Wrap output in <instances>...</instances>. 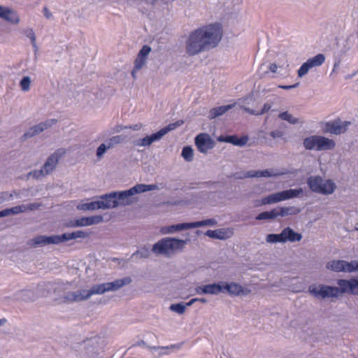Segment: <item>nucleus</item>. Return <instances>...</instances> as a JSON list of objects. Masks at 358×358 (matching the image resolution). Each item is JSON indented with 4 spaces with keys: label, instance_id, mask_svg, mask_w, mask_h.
Instances as JSON below:
<instances>
[{
    "label": "nucleus",
    "instance_id": "9d476101",
    "mask_svg": "<svg viewBox=\"0 0 358 358\" xmlns=\"http://www.w3.org/2000/svg\"><path fill=\"white\" fill-rule=\"evenodd\" d=\"M62 243L60 235H38L29 239L27 245L32 248H42L49 245H57Z\"/></svg>",
    "mask_w": 358,
    "mask_h": 358
},
{
    "label": "nucleus",
    "instance_id": "680f3d73",
    "mask_svg": "<svg viewBox=\"0 0 358 358\" xmlns=\"http://www.w3.org/2000/svg\"><path fill=\"white\" fill-rule=\"evenodd\" d=\"M70 293H71V299H72L73 303H74V302H81L80 298V295H79V292H78V289L76 290V291L70 292Z\"/></svg>",
    "mask_w": 358,
    "mask_h": 358
},
{
    "label": "nucleus",
    "instance_id": "7c9ffc66",
    "mask_svg": "<svg viewBox=\"0 0 358 358\" xmlns=\"http://www.w3.org/2000/svg\"><path fill=\"white\" fill-rule=\"evenodd\" d=\"M1 17L13 24H17L20 22V17L17 13L13 10L6 7Z\"/></svg>",
    "mask_w": 358,
    "mask_h": 358
},
{
    "label": "nucleus",
    "instance_id": "bf43d9fd",
    "mask_svg": "<svg viewBox=\"0 0 358 358\" xmlns=\"http://www.w3.org/2000/svg\"><path fill=\"white\" fill-rule=\"evenodd\" d=\"M61 303H73L70 292H66L64 295L60 297Z\"/></svg>",
    "mask_w": 358,
    "mask_h": 358
},
{
    "label": "nucleus",
    "instance_id": "13d9d810",
    "mask_svg": "<svg viewBox=\"0 0 358 358\" xmlns=\"http://www.w3.org/2000/svg\"><path fill=\"white\" fill-rule=\"evenodd\" d=\"M29 189H13L10 192H8V200L13 198V196L20 197V195L22 192H28Z\"/></svg>",
    "mask_w": 358,
    "mask_h": 358
},
{
    "label": "nucleus",
    "instance_id": "2f4dec72",
    "mask_svg": "<svg viewBox=\"0 0 358 358\" xmlns=\"http://www.w3.org/2000/svg\"><path fill=\"white\" fill-rule=\"evenodd\" d=\"M276 210L278 217H286L287 215H296L300 212V209L294 206L278 207Z\"/></svg>",
    "mask_w": 358,
    "mask_h": 358
},
{
    "label": "nucleus",
    "instance_id": "393cba45",
    "mask_svg": "<svg viewBox=\"0 0 358 358\" xmlns=\"http://www.w3.org/2000/svg\"><path fill=\"white\" fill-rule=\"evenodd\" d=\"M160 139L157 132H156L150 136H146L143 138H138L134 141V145L136 147H147L150 146L153 142Z\"/></svg>",
    "mask_w": 358,
    "mask_h": 358
},
{
    "label": "nucleus",
    "instance_id": "f3484780",
    "mask_svg": "<svg viewBox=\"0 0 358 358\" xmlns=\"http://www.w3.org/2000/svg\"><path fill=\"white\" fill-rule=\"evenodd\" d=\"M15 300L23 302H33L38 298V295L34 289H23L17 290L13 294Z\"/></svg>",
    "mask_w": 358,
    "mask_h": 358
},
{
    "label": "nucleus",
    "instance_id": "c9c22d12",
    "mask_svg": "<svg viewBox=\"0 0 358 358\" xmlns=\"http://www.w3.org/2000/svg\"><path fill=\"white\" fill-rule=\"evenodd\" d=\"M183 124V121L178 120L176 122L171 123L166 127L161 129L159 131H157L158 136L160 138H162L164 136H165L169 131L176 129L177 127H180Z\"/></svg>",
    "mask_w": 358,
    "mask_h": 358
},
{
    "label": "nucleus",
    "instance_id": "aec40b11",
    "mask_svg": "<svg viewBox=\"0 0 358 358\" xmlns=\"http://www.w3.org/2000/svg\"><path fill=\"white\" fill-rule=\"evenodd\" d=\"M280 101V98L275 95H272L269 97L266 103H264L262 108L258 111H250L252 115L260 116L264 113H268L269 110L277 111L278 108H273L272 107L278 103Z\"/></svg>",
    "mask_w": 358,
    "mask_h": 358
},
{
    "label": "nucleus",
    "instance_id": "5fc2aeb1",
    "mask_svg": "<svg viewBox=\"0 0 358 358\" xmlns=\"http://www.w3.org/2000/svg\"><path fill=\"white\" fill-rule=\"evenodd\" d=\"M108 149L109 148L107 147L106 143H101L96 149V157L98 159H101Z\"/></svg>",
    "mask_w": 358,
    "mask_h": 358
},
{
    "label": "nucleus",
    "instance_id": "8fccbe9b",
    "mask_svg": "<svg viewBox=\"0 0 358 358\" xmlns=\"http://www.w3.org/2000/svg\"><path fill=\"white\" fill-rule=\"evenodd\" d=\"M7 210H8V215H17V214L23 213L25 212V208H24V204L15 206L14 207L10 208H7Z\"/></svg>",
    "mask_w": 358,
    "mask_h": 358
},
{
    "label": "nucleus",
    "instance_id": "de8ad7c7",
    "mask_svg": "<svg viewBox=\"0 0 358 358\" xmlns=\"http://www.w3.org/2000/svg\"><path fill=\"white\" fill-rule=\"evenodd\" d=\"M358 271V261H351L350 262L345 261V272L352 273Z\"/></svg>",
    "mask_w": 358,
    "mask_h": 358
},
{
    "label": "nucleus",
    "instance_id": "f8f14e48",
    "mask_svg": "<svg viewBox=\"0 0 358 358\" xmlns=\"http://www.w3.org/2000/svg\"><path fill=\"white\" fill-rule=\"evenodd\" d=\"M194 141L199 151L203 154H206L209 150H212L215 145V142L206 133H201L197 135L195 137Z\"/></svg>",
    "mask_w": 358,
    "mask_h": 358
},
{
    "label": "nucleus",
    "instance_id": "ea45409f",
    "mask_svg": "<svg viewBox=\"0 0 358 358\" xmlns=\"http://www.w3.org/2000/svg\"><path fill=\"white\" fill-rule=\"evenodd\" d=\"M46 176L48 175L44 172V170L41 167V169H36L29 172L27 174V178L29 179V178H32L36 180H41Z\"/></svg>",
    "mask_w": 358,
    "mask_h": 358
},
{
    "label": "nucleus",
    "instance_id": "3c124183",
    "mask_svg": "<svg viewBox=\"0 0 358 358\" xmlns=\"http://www.w3.org/2000/svg\"><path fill=\"white\" fill-rule=\"evenodd\" d=\"M57 123V120L48 119V120H45L44 122H40L39 124H40L43 131H44L45 130L52 127Z\"/></svg>",
    "mask_w": 358,
    "mask_h": 358
},
{
    "label": "nucleus",
    "instance_id": "09e8293b",
    "mask_svg": "<svg viewBox=\"0 0 358 358\" xmlns=\"http://www.w3.org/2000/svg\"><path fill=\"white\" fill-rule=\"evenodd\" d=\"M349 294L354 295L358 294V278L350 280Z\"/></svg>",
    "mask_w": 358,
    "mask_h": 358
},
{
    "label": "nucleus",
    "instance_id": "e2e57ef3",
    "mask_svg": "<svg viewBox=\"0 0 358 358\" xmlns=\"http://www.w3.org/2000/svg\"><path fill=\"white\" fill-rule=\"evenodd\" d=\"M8 200V192H0V204Z\"/></svg>",
    "mask_w": 358,
    "mask_h": 358
},
{
    "label": "nucleus",
    "instance_id": "72a5a7b5",
    "mask_svg": "<svg viewBox=\"0 0 358 358\" xmlns=\"http://www.w3.org/2000/svg\"><path fill=\"white\" fill-rule=\"evenodd\" d=\"M127 136L126 135L114 136L106 142L107 147L109 149L113 148L115 145L127 142Z\"/></svg>",
    "mask_w": 358,
    "mask_h": 358
},
{
    "label": "nucleus",
    "instance_id": "37998d69",
    "mask_svg": "<svg viewBox=\"0 0 358 358\" xmlns=\"http://www.w3.org/2000/svg\"><path fill=\"white\" fill-rule=\"evenodd\" d=\"M266 241L268 243L275 244L278 243H283L282 237L281 233L279 234H269L266 237Z\"/></svg>",
    "mask_w": 358,
    "mask_h": 358
},
{
    "label": "nucleus",
    "instance_id": "0eeeda50",
    "mask_svg": "<svg viewBox=\"0 0 358 358\" xmlns=\"http://www.w3.org/2000/svg\"><path fill=\"white\" fill-rule=\"evenodd\" d=\"M303 145L306 150H315L317 151L333 150L336 146L334 140L317 135L304 138Z\"/></svg>",
    "mask_w": 358,
    "mask_h": 358
},
{
    "label": "nucleus",
    "instance_id": "a211bd4d",
    "mask_svg": "<svg viewBox=\"0 0 358 358\" xmlns=\"http://www.w3.org/2000/svg\"><path fill=\"white\" fill-rule=\"evenodd\" d=\"M150 52L151 48L150 46L147 45L143 46L134 61V67L136 68V70H141L145 66Z\"/></svg>",
    "mask_w": 358,
    "mask_h": 358
},
{
    "label": "nucleus",
    "instance_id": "bb28decb",
    "mask_svg": "<svg viewBox=\"0 0 358 358\" xmlns=\"http://www.w3.org/2000/svg\"><path fill=\"white\" fill-rule=\"evenodd\" d=\"M60 236L62 243H63L76 238H85L89 236V234L83 231H76L71 233H65Z\"/></svg>",
    "mask_w": 358,
    "mask_h": 358
},
{
    "label": "nucleus",
    "instance_id": "20e7f679",
    "mask_svg": "<svg viewBox=\"0 0 358 358\" xmlns=\"http://www.w3.org/2000/svg\"><path fill=\"white\" fill-rule=\"evenodd\" d=\"M187 240L166 237L152 245V251L157 255L171 257L178 250H182L187 244Z\"/></svg>",
    "mask_w": 358,
    "mask_h": 358
},
{
    "label": "nucleus",
    "instance_id": "1a4fd4ad",
    "mask_svg": "<svg viewBox=\"0 0 358 358\" xmlns=\"http://www.w3.org/2000/svg\"><path fill=\"white\" fill-rule=\"evenodd\" d=\"M309 293L317 299L325 298L338 297L339 289L337 287H332L325 285H312L308 287Z\"/></svg>",
    "mask_w": 358,
    "mask_h": 358
},
{
    "label": "nucleus",
    "instance_id": "a18cd8bd",
    "mask_svg": "<svg viewBox=\"0 0 358 358\" xmlns=\"http://www.w3.org/2000/svg\"><path fill=\"white\" fill-rule=\"evenodd\" d=\"M186 308V305L184 304L183 303H178L171 304L169 307V309L173 312L182 315L185 313Z\"/></svg>",
    "mask_w": 358,
    "mask_h": 358
},
{
    "label": "nucleus",
    "instance_id": "39448f33",
    "mask_svg": "<svg viewBox=\"0 0 358 358\" xmlns=\"http://www.w3.org/2000/svg\"><path fill=\"white\" fill-rule=\"evenodd\" d=\"M157 189H158L157 185L138 184L129 189L115 192L117 199L118 201V206L132 205L138 201V199L135 196L136 194L155 190Z\"/></svg>",
    "mask_w": 358,
    "mask_h": 358
},
{
    "label": "nucleus",
    "instance_id": "c85d7f7f",
    "mask_svg": "<svg viewBox=\"0 0 358 358\" xmlns=\"http://www.w3.org/2000/svg\"><path fill=\"white\" fill-rule=\"evenodd\" d=\"M327 269L334 272H345V260H331L327 263Z\"/></svg>",
    "mask_w": 358,
    "mask_h": 358
},
{
    "label": "nucleus",
    "instance_id": "774afa93",
    "mask_svg": "<svg viewBox=\"0 0 358 358\" xmlns=\"http://www.w3.org/2000/svg\"><path fill=\"white\" fill-rule=\"evenodd\" d=\"M124 128H126V127H123L122 125H117L113 129V131H114V132L118 133V132H120L121 131H122Z\"/></svg>",
    "mask_w": 358,
    "mask_h": 358
},
{
    "label": "nucleus",
    "instance_id": "412c9836",
    "mask_svg": "<svg viewBox=\"0 0 358 358\" xmlns=\"http://www.w3.org/2000/svg\"><path fill=\"white\" fill-rule=\"evenodd\" d=\"M205 235L215 239L225 240L233 235V230L229 228H222L216 230H208Z\"/></svg>",
    "mask_w": 358,
    "mask_h": 358
},
{
    "label": "nucleus",
    "instance_id": "c03bdc74",
    "mask_svg": "<svg viewBox=\"0 0 358 358\" xmlns=\"http://www.w3.org/2000/svg\"><path fill=\"white\" fill-rule=\"evenodd\" d=\"M181 155L187 162H192L194 157V150L191 147L185 146L182 149Z\"/></svg>",
    "mask_w": 358,
    "mask_h": 358
},
{
    "label": "nucleus",
    "instance_id": "49530a36",
    "mask_svg": "<svg viewBox=\"0 0 358 358\" xmlns=\"http://www.w3.org/2000/svg\"><path fill=\"white\" fill-rule=\"evenodd\" d=\"M31 80L29 76L23 77L20 81V87L23 92H28L30 90Z\"/></svg>",
    "mask_w": 358,
    "mask_h": 358
},
{
    "label": "nucleus",
    "instance_id": "7ed1b4c3",
    "mask_svg": "<svg viewBox=\"0 0 358 358\" xmlns=\"http://www.w3.org/2000/svg\"><path fill=\"white\" fill-rule=\"evenodd\" d=\"M105 346L106 341L100 336L87 338L76 347L77 358H103Z\"/></svg>",
    "mask_w": 358,
    "mask_h": 358
},
{
    "label": "nucleus",
    "instance_id": "6ab92c4d",
    "mask_svg": "<svg viewBox=\"0 0 358 358\" xmlns=\"http://www.w3.org/2000/svg\"><path fill=\"white\" fill-rule=\"evenodd\" d=\"M103 218L101 215H94L91 217H83L79 218L71 225V227H86L96 224L103 221Z\"/></svg>",
    "mask_w": 358,
    "mask_h": 358
},
{
    "label": "nucleus",
    "instance_id": "e433bc0d",
    "mask_svg": "<svg viewBox=\"0 0 358 358\" xmlns=\"http://www.w3.org/2000/svg\"><path fill=\"white\" fill-rule=\"evenodd\" d=\"M276 217H278L277 210H276V208H275L271 211H264V212L259 213L256 217V220H274Z\"/></svg>",
    "mask_w": 358,
    "mask_h": 358
},
{
    "label": "nucleus",
    "instance_id": "338daca9",
    "mask_svg": "<svg viewBox=\"0 0 358 358\" xmlns=\"http://www.w3.org/2000/svg\"><path fill=\"white\" fill-rule=\"evenodd\" d=\"M195 289H196V292L197 294H205V292H203V290H204V285L199 286Z\"/></svg>",
    "mask_w": 358,
    "mask_h": 358
},
{
    "label": "nucleus",
    "instance_id": "4c0bfd02",
    "mask_svg": "<svg viewBox=\"0 0 358 358\" xmlns=\"http://www.w3.org/2000/svg\"><path fill=\"white\" fill-rule=\"evenodd\" d=\"M217 221L214 218L207 219L202 221L191 222L192 229L204 226H216Z\"/></svg>",
    "mask_w": 358,
    "mask_h": 358
},
{
    "label": "nucleus",
    "instance_id": "f257e3e1",
    "mask_svg": "<svg viewBox=\"0 0 358 358\" xmlns=\"http://www.w3.org/2000/svg\"><path fill=\"white\" fill-rule=\"evenodd\" d=\"M222 34V25L220 22L210 23L192 31L185 41L187 54L194 56L217 47Z\"/></svg>",
    "mask_w": 358,
    "mask_h": 358
},
{
    "label": "nucleus",
    "instance_id": "9b49d317",
    "mask_svg": "<svg viewBox=\"0 0 358 358\" xmlns=\"http://www.w3.org/2000/svg\"><path fill=\"white\" fill-rule=\"evenodd\" d=\"M66 153V150L65 148H59L47 158L42 168L48 176L51 174L56 169L59 162Z\"/></svg>",
    "mask_w": 358,
    "mask_h": 358
},
{
    "label": "nucleus",
    "instance_id": "f704fd0d",
    "mask_svg": "<svg viewBox=\"0 0 358 358\" xmlns=\"http://www.w3.org/2000/svg\"><path fill=\"white\" fill-rule=\"evenodd\" d=\"M285 173L283 171H280L278 169H264V170H259L258 174L259 178H271V177H278L284 175Z\"/></svg>",
    "mask_w": 358,
    "mask_h": 358
},
{
    "label": "nucleus",
    "instance_id": "423d86ee",
    "mask_svg": "<svg viewBox=\"0 0 358 358\" xmlns=\"http://www.w3.org/2000/svg\"><path fill=\"white\" fill-rule=\"evenodd\" d=\"M307 185L312 192L323 195L331 194L336 189L332 180L323 179L319 176H310L307 180Z\"/></svg>",
    "mask_w": 358,
    "mask_h": 358
},
{
    "label": "nucleus",
    "instance_id": "4be33fe9",
    "mask_svg": "<svg viewBox=\"0 0 358 358\" xmlns=\"http://www.w3.org/2000/svg\"><path fill=\"white\" fill-rule=\"evenodd\" d=\"M249 140V138L248 136H242L241 138H238L237 136L232 135V136H220L217 138V141L220 142H225L231 143L234 145H237L240 147H243L245 145Z\"/></svg>",
    "mask_w": 358,
    "mask_h": 358
},
{
    "label": "nucleus",
    "instance_id": "4468645a",
    "mask_svg": "<svg viewBox=\"0 0 358 358\" xmlns=\"http://www.w3.org/2000/svg\"><path fill=\"white\" fill-rule=\"evenodd\" d=\"M350 124V122H342L340 119H337L336 120L327 122L324 125V131L325 133L339 135L345 133Z\"/></svg>",
    "mask_w": 358,
    "mask_h": 358
},
{
    "label": "nucleus",
    "instance_id": "052dcab7",
    "mask_svg": "<svg viewBox=\"0 0 358 358\" xmlns=\"http://www.w3.org/2000/svg\"><path fill=\"white\" fill-rule=\"evenodd\" d=\"M269 135L273 138V139H276V138H282L284 135L283 132L282 131H280V130H275V131H272L269 133Z\"/></svg>",
    "mask_w": 358,
    "mask_h": 358
},
{
    "label": "nucleus",
    "instance_id": "0e129e2a",
    "mask_svg": "<svg viewBox=\"0 0 358 358\" xmlns=\"http://www.w3.org/2000/svg\"><path fill=\"white\" fill-rule=\"evenodd\" d=\"M246 176L248 178H259L258 171H250L247 173Z\"/></svg>",
    "mask_w": 358,
    "mask_h": 358
},
{
    "label": "nucleus",
    "instance_id": "f03ea898",
    "mask_svg": "<svg viewBox=\"0 0 358 358\" xmlns=\"http://www.w3.org/2000/svg\"><path fill=\"white\" fill-rule=\"evenodd\" d=\"M132 282L130 277H125L113 282L94 285L90 289H78L81 301H87L94 294H103L108 292H115Z\"/></svg>",
    "mask_w": 358,
    "mask_h": 358
},
{
    "label": "nucleus",
    "instance_id": "58836bf2",
    "mask_svg": "<svg viewBox=\"0 0 358 358\" xmlns=\"http://www.w3.org/2000/svg\"><path fill=\"white\" fill-rule=\"evenodd\" d=\"M278 117L282 120H285L292 124H296L300 123V121L298 118L294 117L292 114L288 113L287 111H285L280 113L278 115Z\"/></svg>",
    "mask_w": 358,
    "mask_h": 358
},
{
    "label": "nucleus",
    "instance_id": "2eb2a0df",
    "mask_svg": "<svg viewBox=\"0 0 358 358\" xmlns=\"http://www.w3.org/2000/svg\"><path fill=\"white\" fill-rule=\"evenodd\" d=\"M223 292H227L231 296H246L251 293L248 288L243 287L239 283L222 282Z\"/></svg>",
    "mask_w": 358,
    "mask_h": 358
},
{
    "label": "nucleus",
    "instance_id": "4d7b16f0",
    "mask_svg": "<svg viewBox=\"0 0 358 358\" xmlns=\"http://www.w3.org/2000/svg\"><path fill=\"white\" fill-rule=\"evenodd\" d=\"M43 204L41 203H29L27 205H24L25 212L27 210L33 211L39 209Z\"/></svg>",
    "mask_w": 358,
    "mask_h": 358
},
{
    "label": "nucleus",
    "instance_id": "a878e982",
    "mask_svg": "<svg viewBox=\"0 0 358 358\" xmlns=\"http://www.w3.org/2000/svg\"><path fill=\"white\" fill-rule=\"evenodd\" d=\"M255 101L254 93L252 92L243 98L238 100V104L248 113L252 115L250 111H258L248 107Z\"/></svg>",
    "mask_w": 358,
    "mask_h": 358
},
{
    "label": "nucleus",
    "instance_id": "79ce46f5",
    "mask_svg": "<svg viewBox=\"0 0 358 358\" xmlns=\"http://www.w3.org/2000/svg\"><path fill=\"white\" fill-rule=\"evenodd\" d=\"M339 286V295L342 294H349L350 291V280L340 279L337 282Z\"/></svg>",
    "mask_w": 358,
    "mask_h": 358
},
{
    "label": "nucleus",
    "instance_id": "69168bd1",
    "mask_svg": "<svg viewBox=\"0 0 358 358\" xmlns=\"http://www.w3.org/2000/svg\"><path fill=\"white\" fill-rule=\"evenodd\" d=\"M299 85V83H296L294 85H279L278 87H280L281 89H284V90H289V89H292V88L296 87Z\"/></svg>",
    "mask_w": 358,
    "mask_h": 358
},
{
    "label": "nucleus",
    "instance_id": "cd10ccee",
    "mask_svg": "<svg viewBox=\"0 0 358 358\" xmlns=\"http://www.w3.org/2000/svg\"><path fill=\"white\" fill-rule=\"evenodd\" d=\"M234 106H235V103L213 108L210 110L209 118L210 120H212L217 117H219V116L224 114L229 109H231L232 108H234Z\"/></svg>",
    "mask_w": 358,
    "mask_h": 358
},
{
    "label": "nucleus",
    "instance_id": "603ef678",
    "mask_svg": "<svg viewBox=\"0 0 358 358\" xmlns=\"http://www.w3.org/2000/svg\"><path fill=\"white\" fill-rule=\"evenodd\" d=\"M25 34L31 41V44L34 48L35 52L38 50V46L36 43V35L31 29H28L25 31Z\"/></svg>",
    "mask_w": 358,
    "mask_h": 358
},
{
    "label": "nucleus",
    "instance_id": "5701e85b",
    "mask_svg": "<svg viewBox=\"0 0 358 358\" xmlns=\"http://www.w3.org/2000/svg\"><path fill=\"white\" fill-rule=\"evenodd\" d=\"M283 243L289 241L291 243L299 242L302 239V235L295 232L292 228L287 227L281 231Z\"/></svg>",
    "mask_w": 358,
    "mask_h": 358
},
{
    "label": "nucleus",
    "instance_id": "6e6d98bb",
    "mask_svg": "<svg viewBox=\"0 0 358 358\" xmlns=\"http://www.w3.org/2000/svg\"><path fill=\"white\" fill-rule=\"evenodd\" d=\"M147 347L150 350L159 351V352H158L159 355H163V354H166V350H169V348H173L175 347V345H171V346H166V347H159V346H157V347L147 346Z\"/></svg>",
    "mask_w": 358,
    "mask_h": 358
},
{
    "label": "nucleus",
    "instance_id": "6e6552de",
    "mask_svg": "<svg viewBox=\"0 0 358 358\" xmlns=\"http://www.w3.org/2000/svg\"><path fill=\"white\" fill-rule=\"evenodd\" d=\"M303 193L302 188L290 189L282 192H275L264 197L262 200V205L272 204L282 201L299 197Z\"/></svg>",
    "mask_w": 358,
    "mask_h": 358
},
{
    "label": "nucleus",
    "instance_id": "ddd939ff",
    "mask_svg": "<svg viewBox=\"0 0 358 358\" xmlns=\"http://www.w3.org/2000/svg\"><path fill=\"white\" fill-rule=\"evenodd\" d=\"M324 61L325 56L324 54H317L316 56L308 59L298 70V76L303 77L308 73L310 69L321 66Z\"/></svg>",
    "mask_w": 358,
    "mask_h": 358
},
{
    "label": "nucleus",
    "instance_id": "864d4df0",
    "mask_svg": "<svg viewBox=\"0 0 358 358\" xmlns=\"http://www.w3.org/2000/svg\"><path fill=\"white\" fill-rule=\"evenodd\" d=\"M150 251L148 248H142L132 255V257L138 256L141 259H147L150 257Z\"/></svg>",
    "mask_w": 358,
    "mask_h": 358
},
{
    "label": "nucleus",
    "instance_id": "b1692460",
    "mask_svg": "<svg viewBox=\"0 0 358 358\" xmlns=\"http://www.w3.org/2000/svg\"><path fill=\"white\" fill-rule=\"evenodd\" d=\"M189 229H192L191 222L165 226L161 229L160 231L163 234H172L177 231L187 230Z\"/></svg>",
    "mask_w": 358,
    "mask_h": 358
},
{
    "label": "nucleus",
    "instance_id": "473e14b6",
    "mask_svg": "<svg viewBox=\"0 0 358 358\" xmlns=\"http://www.w3.org/2000/svg\"><path fill=\"white\" fill-rule=\"evenodd\" d=\"M205 294H218L223 292L222 282L204 285Z\"/></svg>",
    "mask_w": 358,
    "mask_h": 358
},
{
    "label": "nucleus",
    "instance_id": "a19ab883",
    "mask_svg": "<svg viewBox=\"0 0 358 358\" xmlns=\"http://www.w3.org/2000/svg\"><path fill=\"white\" fill-rule=\"evenodd\" d=\"M77 208L79 210H85V211L94 210L96 209H100L99 208L100 206L99 204L98 201H92L90 203H83V204L78 205Z\"/></svg>",
    "mask_w": 358,
    "mask_h": 358
},
{
    "label": "nucleus",
    "instance_id": "c756f323",
    "mask_svg": "<svg viewBox=\"0 0 358 358\" xmlns=\"http://www.w3.org/2000/svg\"><path fill=\"white\" fill-rule=\"evenodd\" d=\"M43 131L40 125V124H37L31 127L27 131L24 133V134L21 136L22 141H26L29 138H31L34 136L42 133Z\"/></svg>",
    "mask_w": 358,
    "mask_h": 358
},
{
    "label": "nucleus",
    "instance_id": "dca6fc26",
    "mask_svg": "<svg viewBox=\"0 0 358 358\" xmlns=\"http://www.w3.org/2000/svg\"><path fill=\"white\" fill-rule=\"evenodd\" d=\"M98 202L100 209H110L118 206V201L116 192H115L102 195L100 196V200H98Z\"/></svg>",
    "mask_w": 358,
    "mask_h": 358
}]
</instances>
